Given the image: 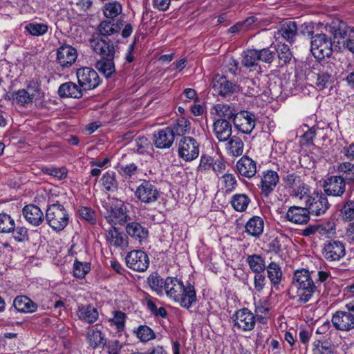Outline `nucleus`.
<instances>
[{
    "instance_id": "3",
    "label": "nucleus",
    "mask_w": 354,
    "mask_h": 354,
    "mask_svg": "<svg viewBox=\"0 0 354 354\" xmlns=\"http://www.w3.org/2000/svg\"><path fill=\"white\" fill-rule=\"evenodd\" d=\"M44 93L37 82H32L26 88L19 89L12 95L13 102L17 105L28 107L33 102L43 99Z\"/></svg>"
},
{
    "instance_id": "12",
    "label": "nucleus",
    "mask_w": 354,
    "mask_h": 354,
    "mask_svg": "<svg viewBox=\"0 0 354 354\" xmlns=\"http://www.w3.org/2000/svg\"><path fill=\"white\" fill-rule=\"evenodd\" d=\"M346 183L337 174L328 176L324 181L325 194L333 197H342L346 192Z\"/></svg>"
},
{
    "instance_id": "57",
    "label": "nucleus",
    "mask_w": 354,
    "mask_h": 354,
    "mask_svg": "<svg viewBox=\"0 0 354 354\" xmlns=\"http://www.w3.org/2000/svg\"><path fill=\"white\" fill-rule=\"evenodd\" d=\"M91 270V265L88 263L80 262L75 260L73 264V274L75 277L83 279Z\"/></svg>"
},
{
    "instance_id": "52",
    "label": "nucleus",
    "mask_w": 354,
    "mask_h": 354,
    "mask_svg": "<svg viewBox=\"0 0 354 354\" xmlns=\"http://www.w3.org/2000/svg\"><path fill=\"white\" fill-rule=\"evenodd\" d=\"M258 60L257 50L248 49L243 52L242 64L245 67L250 68L257 66Z\"/></svg>"
},
{
    "instance_id": "1",
    "label": "nucleus",
    "mask_w": 354,
    "mask_h": 354,
    "mask_svg": "<svg viewBox=\"0 0 354 354\" xmlns=\"http://www.w3.org/2000/svg\"><path fill=\"white\" fill-rule=\"evenodd\" d=\"M292 285L296 289L297 301L301 304L310 301L317 289L310 272L306 269L294 272Z\"/></svg>"
},
{
    "instance_id": "62",
    "label": "nucleus",
    "mask_w": 354,
    "mask_h": 354,
    "mask_svg": "<svg viewBox=\"0 0 354 354\" xmlns=\"http://www.w3.org/2000/svg\"><path fill=\"white\" fill-rule=\"evenodd\" d=\"M277 53L279 60L283 64L288 63L292 57L289 46L285 44H278Z\"/></svg>"
},
{
    "instance_id": "5",
    "label": "nucleus",
    "mask_w": 354,
    "mask_h": 354,
    "mask_svg": "<svg viewBox=\"0 0 354 354\" xmlns=\"http://www.w3.org/2000/svg\"><path fill=\"white\" fill-rule=\"evenodd\" d=\"M310 44L311 53L317 59L321 60L332 55V40L325 34L320 33L313 36Z\"/></svg>"
},
{
    "instance_id": "35",
    "label": "nucleus",
    "mask_w": 354,
    "mask_h": 354,
    "mask_svg": "<svg viewBox=\"0 0 354 354\" xmlns=\"http://www.w3.org/2000/svg\"><path fill=\"white\" fill-rule=\"evenodd\" d=\"M95 66L106 78L112 77L115 73L114 57L100 58Z\"/></svg>"
},
{
    "instance_id": "59",
    "label": "nucleus",
    "mask_w": 354,
    "mask_h": 354,
    "mask_svg": "<svg viewBox=\"0 0 354 354\" xmlns=\"http://www.w3.org/2000/svg\"><path fill=\"white\" fill-rule=\"evenodd\" d=\"M126 315L122 311H114L113 317L109 319L111 326H115L118 332L123 330L124 328Z\"/></svg>"
},
{
    "instance_id": "60",
    "label": "nucleus",
    "mask_w": 354,
    "mask_h": 354,
    "mask_svg": "<svg viewBox=\"0 0 354 354\" xmlns=\"http://www.w3.org/2000/svg\"><path fill=\"white\" fill-rule=\"evenodd\" d=\"M151 148V142L146 137L141 136L136 139L134 149L138 153H149Z\"/></svg>"
},
{
    "instance_id": "8",
    "label": "nucleus",
    "mask_w": 354,
    "mask_h": 354,
    "mask_svg": "<svg viewBox=\"0 0 354 354\" xmlns=\"http://www.w3.org/2000/svg\"><path fill=\"white\" fill-rule=\"evenodd\" d=\"M306 206L309 213L315 216L324 214L330 207L328 198L322 192H313L308 196Z\"/></svg>"
},
{
    "instance_id": "55",
    "label": "nucleus",
    "mask_w": 354,
    "mask_h": 354,
    "mask_svg": "<svg viewBox=\"0 0 354 354\" xmlns=\"http://www.w3.org/2000/svg\"><path fill=\"white\" fill-rule=\"evenodd\" d=\"M145 303L149 310L156 316L165 318L167 316V312L164 307L158 308L155 304L154 299L147 295L145 297Z\"/></svg>"
},
{
    "instance_id": "24",
    "label": "nucleus",
    "mask_w": 354,
    "mask_h": 354,
    "mask_svg": "<svg viewBox=\"0 0 354 354\" xmlns=\"http://www.w3.org/2000/svg\"><path fill=\"white\" fill-rule=\"evenodd\" d=\"M333 170L346 184L354 183V163L342 161L333 166Z\"/></svg>"
},
{
    "instance_id": "15",
    "label": "nucleus",
    "mask_w": 354,
    "mask_h": 354,
    "mask_svg": "<svg viewBox=\"0 0 354 354\" xmlns=\"http://www.w3.org/2000/svg\"><path fill=\"white\" fill-rule=\"evenodd\" d=\"M255 115L248 111H241L234 118V125L240 132L250 134L255 127Z\"/></svg>"
},
{
    "instance_id": "26",
    "label": "nucleus",
    "mask_w": 354,
    "mask_h": 354,
    "mask_svg": "<svg viewBox=\"0 0 354 354\" xmlns=\"http://www.w3.org/2000/svg\"><path fill=\"white\" fill-rule=\"evenodd\" d=\"M181 307L189 308L196 302V294L194 287L191 284L184 286L183 291L179 294L178 297L175 300Z\"/></svg>"
},
{
    "instance_id": "10",
    "label": "nucleus",
    "mask_w": 354,
    "mask_h": 354,
    "mask_svg": "<svg viewBox=\"0 0 354 354\" xmlns=\"http://www.w3.org/2000/svg\"><path fill=\"white\" fill-rule=\"evenodd\" d=\"M78 84L84 91L95 88L100 82L97 73L92 68L82 67L76 71Z\"/></svg>"
},
{
    "instance_id": "37",
    "label": "nucleus",
    "mask_w": 354,
    "mask_h": 354,
    "mask_svg": "<svg viewBox=\"0 0 354 354\" xmlns=\"http://www.w3.org/2000/svg\"><path fill=\"white\" fill-rule=\"evenodd\" d=\"M244 143L242 140L237 137H231L225 144L227 153L233 157L242 155L243 152Z\"/></svg>"
},
{
    "instance_id": "36",
    "label": "nucleus",
    "mask_w": 354,
    "mask_h": 354,
    "mask_svg": "<svg viewBox=\"0 0 354 354\" xmlns=\"http://www.w3.org/2000/svg\"><path fill=\"white\" fill-rule=\"evenodd\" d=\"M267 276L274 287L279 286L281 281L283 272L279 263L272 261L266 267Z\"/></svg>"
},
{
    "instance_id": "22",
    "label": "nucleus",
    "mask_w": 354,
    "mask_h": 354,
    "mask_svg": "<svg viewBox=\"0 0 354 354\" xmlns=\"http://www.w3.org/2000/svg\"><path fill=\"white\" fill-rule=\"evenodd\" d=\"M86 339L88 345L93 348H103L106 344L105 333L96 326L88 328Z\"/></svg>"
},
{
    "instance_id": "63",
    "label": "nucleus",
    "mask_w": 354,
    "mask_h": 354,
    "mask_svg": "<svg viewBox=\"0 0 354 354\" xmlns=\"http://www.w3.org/2000/svg\"><path fill=\"white\" fill-rule=\"evenodd\" d=\"M257 53L259 60L268 64L273 62L276 55L275 50H272L268 48H263L259 50H257Z\"/></svg>"
},
{
    "instance_id": "13",
    "label": "nucleus",
    "mask_w": 354,
    "mask_h": 354,
    "mask_svg": "<svg viewBox=\"0 0 354 354\" xmlns=\"http://www.w3.org/2000/svg\"><path fill=\"white\" fill-rule=\"evenodd\" d=\"M331 323L337 330L349 332L354 329V315L349 310H337L332 316Z\"/></svg>"
},
{
    "instance_id": "39",
    "label": "nucleus",
    "mask_w": 354,
    "mask_h": 354,
    "mask_svg": "<svg viewBox=\"0 0 354 354\" xmlns=\"http://www.w3.org/2000/svg\"><path fill=\"white\" fill-rule=\"evenodd\" d=\"M216 115L218 119L230 120L234 118L237 113L232 104H217L214 106Z\"/></svg>"
},
{
    "instance_id": "14",
    "label": "nucleus",
    "mask_w": 354,
    "mask_h": 354,
    "mask_svg": "<svg viewBox=\"0 0 354 354\" xmlns=\"http://www.w3.org/2000/svg\"><path fill=\"white\" fill-rule=\"evenodd\" d=\"M127 266L137 272L146 270L149 265L147 254L142 250H132L126 256Z\"/></svg>"
},
{
    "instance_id": "4",
    "label": "nucleus",
    "mask_w": 354,
    "mask_h": 354,
    "mask_svg": "<svg viewBox=\"0 0 354 354\" xmlns=\"http://www.w3.org/2000/svg\"><path fill=\"white\" fill-rule=\"evenodd\" d=\"M234 331L250 332L256 324V316L247 308H243L235 311L232 317Z\"/></svg>"
},
{
    "instance_id": "30",
    "label": "nucleus",
    "mask_w": 354,
    "mask_h": 354,
    "mask_svg": "<svg viewBox=\"0 0 354 354\" xmlns=\"http://www.w3.org/2000/svg\"><path fill=\"white\" fill-rule=\"evenodd\" d=\"M174 138L172 129L167 127L160 130L157 135L154 136V143L158 148H169L174 141Z\"/></svg>"
},
{
    "instance_id": "44",
    "label": "nucleus",
    "mask_w": 354,
    "mask_h": 354,
    "mask_svg": "<svg viewBox=\"0 0 354 354\" xmlns=\"http://www.w3.org/2000/svg\"><path fill=\"white\" fill-rule=\"evenodd\" d=\"M24 29L30 35L39 37L45 35L48 30V26L46 23H39L37 21L29 22L24 26Z\"/></svg>"
},
{
    "instance_id": "23",
    "label": "nucleus",
    "mask_w": 354,
    "mask_h": 354,
    "mask_svg": "<svg viewBox=\"0 0 354 354\" xmlns=\"http://www.w3.org/2000/svg\"><path fill=\"white\" fill-rule=\"evenodd\" d=\"M213 131L219 142H226L232 136V124L227 120L217 119L214 122Z\"/></svg>"
},
{
    "instance_id": "31",
    "label": "nucleus",
    "mask_w": 354,
    "mask_h": 354,
    "mask_svg": "<svg viewBox=\"0 0 354 354\" xmlns=\"http://www.w3.org/2000/svg\"><path fill=\"white\" fill-rule=\"evenodd\" d=\"M165 283L164 292L168 297L175 301L179 294L183 291L184 286L183 281L176 277H167Z\"/></svg>"
},
{
    "instance_id": "29",
    "label": "nucleus",
    "mask_w": 354,
    "mask_h": 354,
    "mask_svg": "<svg viewBox=\"0 0 354 354\" xmlns=\"http://www.w3.org/2000/svg\"><path fill=\"white\" fill-rule=\"evenodd\" d=\"M264 230V221L261 216H252L245 225V232L248 235L259 238L263 234Z\"/></svg>"
},
{
    "instance_id": "2",
    "label": "nucleus",
    "mask_w": 354,
    "mask_h": 354,
    "mask_svg": "<svg viewBox=\"0 0 354 354\" xmlns=\"http://www.w3.org/2000/svg\"><path fill=\"white\" fill-rule=\"evenodd\" d=\"M46 220L54 231L61 232L68 224L69 214L63 205L53 203L46 211Z\"/></svg>"
},
{
    "instance_id": "56",
    "label": "nucleus",
    "mask_w": 354,
    "mask_h": 354,
    "mask_svg": "<svg viewBox=\"0 0 354 354\" xmlns=\"http://www.w3.org/2000/svg\"><path fill=\"white\" fill-rule=\"evenodd\" d=\"M15 229V221L6 213L0 214V232L9 233Z\"/></svg>"
},
{
    "instance_id": "11",
    "label": "nucleus",
    "mask_w": 354,
    "mask_h": 354,
    "mask_svg": "<svg viewBox=\"0 0 354 354\" xmlns=\"http://www.w3.org/2000/svg\"><path fill=\"white\" fill-rule=\"evenodd\" d=\"M89 43L91 48L100 58L115 57V46L111 40L93 35Z\"/></svg>"
},
{
    "instance_id": "50",
    "label": "nucleus",
    "mask_w": 354,
    "mask_h": 354,
    "mask_svg": "<svg viewBox=\"0 0 354 354\" xmlns=\"http://www.w3.org/2000/svg\"><path fill=\"white\" fill-rule=\"evenodd\" d=\"M219 181L222 185V189L226 192H232L235 189L237 185L236 177L232 174H224L221 178H219Z\"/></svg>"
},
{
    "instance_id": "21",
    "label": "nucleus",
    "mask_w": 354,
    "mask_h": 354,
    "mask_svg": "<svg viewBox=\"0 0 354 354\" xmlns=\"http://www.w3.org/2000/svg\"><path fill=\"white\" fill-rule=\"evenodd\" d=\"M309 211L306 207L292 206L288 209L286 218L288 221L292 223L303 225L309 221Z\"/></svg>"
},
{
    "instance_id": "28",
    "label": "nucleus",
    "mask_w": 354,
    "mask_h": 354,
    "mask_svg": "<svg viewBox=\"0 0 354 354\" xmlns=\"http://www.w3.org/2000/svg\"><path fill=\"white\" fill-rule=\"evenodd\" d=\"M23 215L26 220L34 226H38L44 221L42 211L37 205L30 204L23 209Z\"/></svg>"
},
{
    "instance_id": "40",
    "label": "nucleus",
    "mask_w": 354,
    "mask_h": 354,
    "mask_svg": "<svg viewBox=\"0 0 354 354\" xmlns=\"http://www.w3.org/2000/svg\"><path fill=\"white\" fill-rule=\"evenodd\" d=\"M79 318L87 323H94L98 318L97 309L91 306L79 307L77 311Z\"/></svg>"
},
{
    "instance_id": "48",
    "label": "nucleus",
    "mask_w": 354,
    "mask_h": 354,
    "mask_svg": "<svg viewBox=\"0 0 354 354\" xmlns=\"http://www.w3.org/2000/svg\"><path fill=\"white\" fill-rule=\"evenodd\" d=\"M150 288L158 295H162L165 290V279L164 280L156 273L151 274L148 278Z\"/></svg>"
},
{
    "instance_id": "46",
    "label": "nucleus",
    "mask_w": 354,
    "mask_h": 354,
    "mask_svg": "<svg viewBox=\"0 0 354 354\" xmlns=\"http://www.w3.org/2000/svg\"><path fill=\"white\" fill-rule=\"evenodd\" d=\"M120 28L117 24H111L110 21L104 20L98 26L100 37L108 39L107 37L112 35L119 31Z\"/></svg>"
},
{
    "instance_id": "43",
    "label": "nucleus",
    "mask_w": 354,
    "mask_h": 354,
    "mask_svg": "<svg viewBox=\"0 0 354 354\" xmlns=\"http://www.w3.org/2000/svg\"><path fill=\"white\" fill-rule=\"evenodd\" d=\"M250 203V198L245 194H234L230 201L232 207L239 212L245 211Z\"/></svg>"
},
{
    "instance_id": "51",
    "label": "nucleus",
    "mask_w": 354,
    "mask_h": 354,
    "mask_svg": "<svg viewBox=\"0 0 354 354\" xmlns=\"http://www.w3.org/2000/svg\"><path fill=\"white\" fill-rule=\"evenodd\" d=\"M326 30L333 34L335 38H344L347 35V26L343 22H333L326 27Z\"/></svg>"
},
{
    "instance_id": "6",
    "label": "nucleus",
    "mask_w": 354,
    "mask_h": 354,
    "mask_svg": "<svg viewBox=\"0 0 354 354\" xmlns=\"http://www.w3.org/2000/svg\"><path fill=\"white\" fill-rule=\"evenodd\" d=\"M323 257L328 262L339 261L346 254V245L344 242L330 239L326 241L322 248Z\"/></svg>"
},
{
    "instance_id": "7",
    "label": "nucleus",
    "mask_w": 354,
    "mask_h": 354,
    "mask_svg": "<svg viewBox=\"0 0 354 354\" xmlns=\"http://www.w3.org/2000/svg\"><path fill=\"white\" fill-rule=\"evenodd\" d=\"M178 156L185 161H192L199 155V144L192 137H183L178 142Z\"/></svg>"
},
{
    "instance_id": "54",
    "label": "nucleus",
    "mask_w": 354,
    "mask_h": 354,
    "mask_svg": "<svg viewBox=\"0 0 354 354\" xmlns=\"http://www.w3.org/2000/svg\"><path fill=\"white\" fill-rule=\"evenodd\" d=\"M283 182L285 183V187L288 189L289 193L304 183L302 180L301 177L295 173L288 174L285 178H283Z\"/></svg>"
},
{
    "instance_id": "38",
    "label": "nucleus",
    "mask_w": 354,
    "mask_h": 354,
    "mask_svg": "<svg viewBox=\"0 0 354 354\" xmlns=\"http://www.w3.org/2000/svg\"><path fill=\"white\" fill-rule=\"evenodd\" d=\"M339 216L344 221L354 220V200H345L339 205Z\"/></svg>"
},
{
    "instance_id": "27",
    "label": "nucleus",
    "mask_w": 354,
    "mask_h": 354,
    "mask_svg": "<svg viewBox=\"0 0 354 354\" xmlns=\"http://www.w3.org/2000/svg\"><path fill=\"white\" fill-rule=\"evenodd\" d=\"M83 89L80 85L72 82L62 84L58 88V95L61 97L80 99L83 96Z\"/></svg>"
},
{
    "instance_id": "33",
    "label": "nucleus",
    "mask_w": 354,
    "mask_h": 354,
    "mask_svg": "<svg viewBox=\"0 0 354 354\" xmlns=\"http://www.w3.org/2000/svg\"><path fill=\"white\" fill-rule=\"evenodd\" d=\"M13 306L17 311L24 313H34L38 308L35 302L24 295L16 297L13 301Z\"/></svg>"
},
{
    "instance_id": "16",
    "label": "nucleus",
    "mask_w": 354,
    "mask_h": 354,
    "mask_svg": "<svg viewBox=\"0 0 354 354\" xmlns=\"http://www.w3.org/2000/svg\"><path fill=\"white\" fill-rule=\"evenodd\" d=\"M279 181V176L277 171L270 169L263 171L259 186L261 194L264 197H268L274 192Z\"/></svg>"
},
{
    "instance_id": "19",
    "label": "nucleus",
    "mask_w": 354,
    "mask_h": 354,
    "mask_svg": "<svg viewBox=\"0 0 354 354\" xmlns=\"http://www.w3.org/2000/svg\"><path fill=\"white\" fill-rule=\"evenodd\" d=\"M236 169L239 175L250 179L254 177L257 172V162L244 155L236 162Z\"/></svg>"
},
{
    "instance_id": "53",
    "label": "nucleus",
    "mask_w": 354,
    "mask_h": 354,
    "mask_svg": "<svg viewBox=\"0 0 354 354\" xmlns=\"http://www.w3.org/2000/svg\"><path fill=\"white\" fill-rule=\"evenodd\" d=\"M333 77L328 72L321 71L317 75L316 86L319 90H323L331 86L333 83Z\"/></svg>"
},
{
    "instance_id": "41",
    "label": "nucleus",
    "mask_w": 354,
    "mask_h": 354,
    "mask_svg": "<svg viewBox=\"0 0 354 354\" xmlns=\"http://www.w3.org/2000/svg\"><path fill=\"white\" fill-rule=\"evenodd\" d=\"M246 262L250 269L254 273H262L266 267L264 258L259 254L248 255Z\"/></svg>"
},
{
    "instance_id": "17",
    "label": "nucleus",
    "mask_w": 354,
    "mask_h": 354,
    "mask_svg": "<svg viewBox=\"0 0 354 354\" xmlns=\"http://www.w3.org/2000/svg\"><path fill=\"white\" fill-rule=\"evenodd\" d=\"M106 221L111 225L123 224L129 218L126 207L121 201H116L113 203L110 209H107L106 215Z\"/></svg>"
},
{
    "instance_id": "49",
    "label": "nucleus",
    "mask_w": 354,
    "mask_h": 354,
    "mask_svg": "<svg viewBox=\"0 0 354 354\" xmlns=\"http://www.w3.org/2000/svg\"><path fill=\"white\" fill-rule=\"evenodd\" d=\"M172 129L174 136H183L189 131L191 129V124L189 121L185 118H180L178 119L174 124Z\"/></svg>"
},
{
    "instance_id": "34",
    "label": "nucleus",
    "mask_w": 354,
    "mask_h": 354,
    "mask_svg": "<svg viewBox=\"0 0 354 354\" xmlns=\"http://www.w3.org/2000/svg\"><path fill=\"white\" fill-rule=\"evenodd\" d=\"M278 37H281L290 43L295 41L297 34V26L295 21H288L282 24L277 32Z\"/></svg>"
},
{
    "instance_id": "18",
    "label": "nucleus",
    "mask_w": 354,
    "mask_h": 354,
    "mask_svg": "<svg viewBox=\"0 0 354 354\" xmlns=\"http://www.w3.org/2000/svg\"><path fill=\"white\" fill-rule=\"evenodd\" d=\"M77 58V50L70 45L61 46L57 50L56 59L62 68H70Z\"/></svg>"
},
{
    "instance_id": "61",
    "label": "nucleus",
    "mask_w": 354,
    "mask_h": 354,
    "mask_svg": "<svg viewBox=\"0 0 354 354\" xmlns=\"http://www.w3.org/2000/svg\"><path fill=\"white\" fill-rule=\"evenodd\" d=\"M314 354H333L332 346L327 342L317 340L313 344Z\"/></svg>"
},
{
    "instance_id": "64",
    "label": "nucleus",
    "mask_w": 354,
    "mask_h": 354,
    "mask_svg": "<svg viewBox=\"0 0 354 354\" xmlns=\"http://www.w3.org/2000/svg\"><path fill=\"white\" fill-rule=\"evenodd\" d=\"M214 158L210 156L203 154L201 156L200 163L198 167V172H204L212 169Z\"/></svg>"
},
{
    "instance_id": "20",
    "label": "nucleus",
    "mask_w": 354,
    "mask_h": 354,
    "mask_svg": "<svg viewBox=\"0 0 354 354\" xmlns=\"http://www.w3.org/2000/svg\"><path fill=\"white\" fill-rule=\"evenodd\" d=\"M105 238L110 245L115 248L124 249L129 245L127 235L113 226L106 230Z\"/></svg>"
},
{
    "instance_id": "32",
    "label": "nucleus",
    "mask_w": 354,
    "mask_h": 354,
    "mask_svg": "<svg viewBox=\"0 0 354 354\" xmlns=\"http://www.w3.org/2000/svg\"><path fill=\"white\" fill-rule=\"evenodd\" d=\"M126 232L129 236L139 243L147 241L148 238L147 229L137 222L128 223L126 226Z\"/></svg>"
},
{
    "instance_id": "47",
    "label": "nucleus",
    "mask_w": 354,
    "mask_h": 354,
    "mask_svg": "<svg viewBox=\"0 0 354 354\" xmlns=\"http://www.w3.org/2000/svg\"><path fill=\"white\" fill-rule=\"evenodd\" d=\"M136 337L142 342H147L156 338L153 330L147 325H140L134 330Z\"/></svg>"
},
{
    "instance_id": "58",
    "label": "nucleus",
    "mask_w": 354,
    "mask_h": 354,
    "mask_svg": "<svg viewBox=\"0 0 354 354\" xmlns=\"http://www.w3.org/2000/svg\"><path fill=\"white\" fill-rule=\"evenodd\" d=\"M254 314L256 316V321L258 320L261 324H266L269 315V308L259 301L255 304Z\"/></svg>"
},
{
    "instance_id": "9",
    "label": "nucleus",
    "mask_w": 354,
    "mask_h": 354,
    "mask_svg": "<svg viewBox=\"0 0 354 354\" xmlns=\"http://www.w3.org/2000/svg\"><path fill=\"white\" fill-rule=\"evenodd\" d=\"M135 196L142 203L152 204L160 198V192L157 187L149 180L143 182L137 187Z\"/></svg>"
},
{
    "instance_id": "42",
    "label": "nucleus",
    "mask_w": 354,
    "mask_h": 354,
    "mask_svg": "<svg viewBox=\"0 0 354 354\" xmlns=\"http://www.w3.org/2000/svg\"><path fill=\"white\" fill-rule=\"evenodd\" d=\"M122 6L116 1L106 3L102 7L104 16L106 19H114L122 13Z\"/></svg>"
},
{
    "instance_id": "25",
    "label": "nucleus",
    "mask_w": 354,
    "mask_h": 354,
    "mask_svg": "<svg viewBox=\"0 0 354 354\" xmlns=\"http://www.w3.org/2000/svg\"><path fill=\"white\" fill-rule=\"evenodd\" d=\"M212 88L218 95L227 96L235 91L236 85L228 81L225 77L216 75L213 79Z\"/></svg>"
},
{
    "instance_id": "45",
    "label": "nucleus",
    "mask_w": 354,
    "mask_h": 354,
    "mask_svg": "<svg viewBox=\"0 0 354 354\" xmlns=\"http://www.w3.org/2000/svg\"><path fill=\"white\" fill-rule=\"evenodd\" d=\"M102 184L107 192H113L118 189L116 174L113 171H106L101 178Z\"/></svg>"
}]
</instances>
